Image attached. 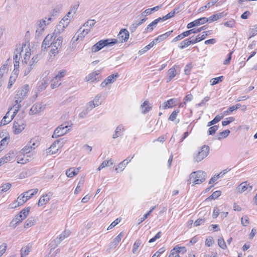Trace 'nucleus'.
I'll return each instance as SVG.
<instances>
[{
  "instance_id": "nucleus-1",
  "label": "nucleus",
  "mask_w": 257,
  "mask_h": 257,
  "mask_svg": "<svg viewBox=\"0 0 257 257\" xmlns=\"http://www.w3.org/2000/svg\"><path fill=\"white\" fill-rule=\"evenodd\" d=\"M118 43L116 39L101 40L91 47V51L97 52L105 46H112Z\"/></svg>"
},
{
  "instance_id": "nucleus-2",
  "label": "nucleus",
  "mask_w": 257,
  "mask_h": 257,
  "mask_svg": "<svg viewBox=\"0 0 257 257\" xmlns=\"http://www.w3.org/2000/svg\"><path fill=\"white\" fill-rule=\"evenodd\" d=\"M38 191V189H34L33 190H29L21 194L17 198V206H20L24 204L28 200L30 199L35 195Z\"/></svg>"
},
{
  "instance_id": "nucleus-3",
  "label": "nucleus",
  "mask_w": 257,
  "mask_h": 257,
  "mask_svg": "<svg viewBox=\"0 0 257 257\" xmlns=\"http://www.w3.org/2000/svg\"><path fill=\"white\" fill-rule=\"evenodd\" d=\"M207 176L206 173L203 171L193 172L190 175V179H192L195 184H200L203 183Z\"/></svg>"
},
{
  "instance_id": "nucleus-4",
  "label": "nucleus",
  "mask_w": 257,
  "mask_h": 257,
  "mask_svg": "<svg viewBox=\"0 0 257 257\" xmlns=\"http://www.w3.org/2000/svg\"><path fill=\"white\" fill-rule=\"evenodd\" d=\"M52 18L49 17L48 19L45 18L40 21H38L37 23V29L36 30V35L37 37H40L43 32L44 31L46 26L48 25L52 21Z\"/></svg>"
},
{
  "instance_id": "nucleus-5",
  "label": "nucleus",
  "mask_w": 257,
  "mask_h": 257,
  "mask_svg": "<svg viewBox=\"0 0 257 257\" xmlns=\"http://www.w3.org/2000/svg\"><path fill=\"white\" fill-rule=\"evenodd\" d=\"M209 152V147L208 146L204 145L194 156V160L195 162H199L206 158Z\"/></svg>"
},
{
  "instance_id": "nucleus-6",
  "label": "nucleus",
  "mask_w": 257,
  "mask_h": 257,
  "mask_svg": "<svg viewBox=\"0 0 257 257\" xmlns=\"http://www.w3.org/2000/svg\"><path fill=\"white\" fill-rule=\"evenodd\" d=\"M29 91V86L26 84L19 89L15 97V99L17 100V103L21 102L26 96L27 94Z\"/></svg>"
},
{
  "instance_id": "nucleus-7",
  "label": "nucleus",
  "mask_w": 257,
  "mask_h": 257,
  "mask_svg": "<svg viewBox=\"0 0 257 257\" xmlns=\"http://www.w3.org/2000/svg\"><path fill=\"white\" fill-rule=\"evenodd\" d=\"M70 21V19L64 17L57 26L56 29L54 30V35H59L62 32L64 31L65 28L69 24Z\"/></svg>"
},
{
  "instance_id": "nucleus-8",
  "label": "nucleus",
  "mask_w": 257,
  "mask_h": 257,
  "mask_svg": "<svg viewBox=\"0 0 257 257\" xmlns=\"http://www.w3.org/2000/svg\"><path fill=\"white\" fill-rule=\"evenodd\" d=\"M23 47L20 48L19 49L17 48L14 52V72L16 75H18V68L19 67L20 60L21 57V52L23 51Z\"/></svg>"
},
{
  "instance_id": "nucleus-9",
  "label": "nucleus",
  "mask_w": 257,
  "mask_h": 257,
  "mask_svg": "<svg viewBox=\"0 0 257 257\" xmlns=\"http://www.w3.org/2000/svg\"><path fill=\"white\" fill-rule=\"evenodd\" d=\"M70 234V232L69 230L64 231L61 234L54 239L50 244L52 248H55L58 244H59L64 239L68 237Z\"/></svg>"
},
{
  "instance_id": "nucleus-10",
  "label": "nucleus",
  "mask_w": 257,
  "mask_h": 257,
  "mask_svg": "<svg viewBox=\"0 0 257 257\" xmlns=\"http://www.w3.org/2000/svg\"><path fill=\"white\" fill-rule=\"evenodd\" d=\"M26 126L25 121L23 119H19L14 121L13 129L15 134H19L21 133Z\"/></svg>"
},
{
  "instance_id": "nucleus-11",
  "label": "nucleus",
  "mask_w": 257,
  "mask_h": 257,
  "mask_svg": "<svg viewBox=\"0 0 257 257\" xmlns=\"http://www.w3.org/2000/svg\"><path fill=\"white\" fill-rule=\"evenodd\" d=\"M69 126L68 125H66L65 123L62 124L58 126L54 131L52 137L53 138H57L64 135L69 130V129H67Z\"/></svg>"
},
{
  "instance_id": "nucleus-12",
  "label": "nucleus",
  "mask_w": 257,
  "mask_h": 257,
  "mask_svg": "<svg viewBox=\"0 0 257 257\" xmlns=\"http://www.w3.org/2000/svg\"><path fill=\"white\" fill-rule=\"evenodd\" d=\"M55 35H54L53 33V34H48L45 38L41 46V49L42 51L46 50L48 48L51 46L52 41Z\"/></svg>"
},
{
  "instance_id": "nucleus-13",
  "label": "nucleus",
  "mask_w": 257,
  "mask_h": 257,
  "mask_svg": "<svg viewBox=\"0 0 257 257\" xmlns=\"http://www.w3.org/2000/svg\"><path fill=\"white\" fill-rule=\"evenodd\" d=\"M117 73L111 74L108 76L100 84L101 87L104 88L109 84L113 83L115 79L118 77Z\"/></svg>"
},
{
  "instance_id": "nucleus-14",
  "label": "nucleus",
  "mask_w": 257,
  "mask_h": 257,
  "mask_svg": "<svg viewBox=\"0 0 257 257\" xmlns=\"http://www.w3.org/2000/svg\"><path fill=\"white\" fill-rule=\"evenodd\" d=\"M63 139H61L60 140H56L50 146V147L49 148V153L51 154H54L56 153L60 147V146L58 147H57V145H58L59 143H60L62 141H63ZM64 143V141H62V142L61 143L60 147H62Z\"/></svg>"
},
{
  "instance_id": "nucleus-15",
  "label": "nucleus",
  "mask_w": 257,
  "mask_h": 257,
  "mask_svg": "<svg viewBox=\"0 0 257 257\" xmlns=\"http://www.w3.org/2000/svg\"><path fill=\"white\" fill-rule=\"evenodd\" d=\"M130 34L126 29H121L117 35V38L121 43L125 42L127 41L129 38Z\"/></svg>"
},
{
  "instance_id": "nucleus-16",
  "label": "nucleus",
  "mask_w": 257,
  "mask_h": 257,
  "mask_svg": "<svg viewBox=\"0 0 257 257\" xmlns=\"http://www.w3.org/2000/svg\"><path fill=\"white\" fill-rule=\"evenodd\" d=\"M207 22V20L206 19V18L202 17L188 24L187 28V29H191L194 27L200 26Z\"/></svg>"
},
{
  "instance_id": "nucleus-17",
  "label": "nucleus",
  "mask_w": 257,
  "mask_h": 257,
  "mask_svg": "<svg viewBox=\"0 0 257 257\" xmlns=\"http://www.w3.org/2000/svg\"><path fill=\"white\" fill-rule=\"evenodd\" d=\"M100 73V70H97L88 74L86 76L85 80L86 81H91L93 82L95 81H99L100 79H99V77H97Z\"/></svg>"
},
{
  "instance_id": "nucleus-18",
  "label": "nucleus",
  "mask_w": 257,
  "mask_h": 257,
  "mask_svg": "<svg viewBox=\"0 0 257 257\" xmlns=\"http://www.w3.org/2000/svg\"><path fill=\"white\" fill-rule=\"evenodd\" d=\"M59 35H55L54 36L53 41L52 42L51 46L52 47L56 48L59 50L61 48V45L63 42V38L61 36H58Z\"/></svg>"
},
{
  "instance_id": "nucleus-19",
  "label": "nucleus",
  "mask_w": 257,
  "mask_h": 257,
  "mask_svg": "<svg viewBox=\"0 0 257 257\" xmlns=\"http://www.w3.org/2000/svg\"><path fill=\"white\" fill-rule=\"evenodd\" d=\"M45 109L44 105H43L41 103H36L31 107L30 114L32 115L38 113Z\"/></svg>"
},
{
  "instance_id": "nucleus-20",
  "label": "nucleus",
  "mask_w": 257,
  "mask_h": 257,
  "mask_svg": "<svg viewBox=\"0 0 257 257\" xmlns=\"http://www.w3.org/2000/svg\"><path fill=\"white\" fill-rule=\"evenodd\" d=\"M52 196V193L51 192L42 196L39 200L38 205L39 206H42L46 204L50 200Z\"/></svg>"
},
{
  "instance_id": "nucleus-21",
  "label": "nucleus",
  "mask_w": 257,
  "mask_h": 257,
  "mask_svg": "<svg viewBox=\"0 0 257 257\" xmlns=\"http://www.w3.org/2000/svg\"><path fill=\"white\" fill-rule=\"evenodd\" d=\"M15 158L14 152H9L0 159V166L5 163L11 161Z\"/></svg>"
},
{
  "instance_id": "nucleus-22",
  "label": "nucleus",
  "mask_w": 257,
  "mask_h": 257,
  "mask_svg": "<svg viewBox=\"0 0 257 257\" xmlns=\"http://www.w3.org/2000/svg\"><path fill=\"white\" fill-rule=\"evenodd\" d=\"M161 21H162V19H161V18H159L155 20L147 26V27L145 29L144 33H147L149 32H151L153 31V29L156 27L157 24Z\"/></svg>"
},
{
  "instance_id": "nucleus-23",
  "label": "nucleus",
  "mask_w": 257,
  "mask_h": 257,
  "mask_svg": "<svg viewBox=\"0 0 257 257\" xmlns=\"http://www.w3.org/2000/svg\"><path fill=\"white\" fill-rule=\"evenodd\" d=\"M179 249H182L184 250V252H186V249L185 247H179L178 245L175 246L170 251V253L168 257H175V256H178L181 251Z\"/></svg>"
},
{
  "instance_id": "nucleus-24",
  "label": "nucleus",
  "mask_w": 257,
  "mask_h": 257,
  "mask_svg": "<svg viewBox=\"0 0 257 257\" xmlns=\"http://www.w3.org/2000/svg\"><path fill=\"white\" fill-rule=\"evenodd\" d=\"M82 28L81 27L78 31L77 33H79L75 41H78L80 39L82 40L85 36L90 32V29H84L81 30Z\"/></svg>"
},
{
  "instance_id": "nucleus-25",
  "label": "nucleus",
  "mask_w": 257,
  "mask_h": 257,
  "mask_svg": "<svg viewBox=\"0 0 257 257\" xmlns=\"http://www.w3.org/2000/svg\"><path fill=\"white\" fill-rule=\"evenodd\" d=\"M123 235L122 233H120L116 237H115L113 241L110 244V248H115L118 243L120 241Z\"/></svg>"
},
{
  "instance_id": "nucleus-26",
  "label": "nucleus",
  "mask_w": 257,
  "mask_h": 257,
  "mask_svg": "<svg viewBox=\"0 0 257 257\" xmlns=\"http://www.w3.org/2000/svg\"><path fill=\"white\" fill-rule=\"evenodd\" d=\"M175 99L174 98L170 99L167 101L164 102L162 105V107L163 109L169 108L172 107L173 106L175 105Z\"/></svg>"
},
{
  "instance_id": "nucleus-27",
  "label": "nucleus",
  "mask_w": 257,
  "mask_h": 257,
  "mask_svg": "<svg viewBox=\"0 0 257 257\" xmlns=\"http://www.w3.org/2000/svg\"><path fill=\"white\" fill-rule=\"evenodd\" d=\"M80 167L76 168L72 170V168H69L66 170V174L67 177L72 178L73 176L76 175L79 173Z\"/></svg>"
},
{
  "instance_id": "nucleus-28",
  "label": "nucleus",
  "mask_w": 257,
  "mask_h": 257,
  "mask_svg": "<svg viewBox=\"0 0 257 257\" xmlns=\"http://www.w3.org/2000/svg\"><path fill=\"white\" fill-rule=\"evenodd\" d=\"M124 130V126L120 124L116 128L114 133L113 134L112 136L113 139H116L118 138L119 136H121L122 135V131Z\"/></svg>"
},
{
  "instance_id": "nucleus-29",
  "label": "nucleus",
  "mask_w": 257,
  "mask_h": 257,
  "mask_svg": "<svg viewBox=\"0 0 257 257\" xmlns=\"http://www.w3.org/2000/svg\"><path fill=\"white\" fill-rule=\"evenodd\" d=\"M190 39L191 38H189V39H185V40L182 41L180 43L179 47L181 49H183L189 46L190 45L193 44L192 40Z\"/></svg>"
},
{
  "instance_id": "nucleus-30",
  "label": "nucleus",
  "mask_w": 257,
  "mask_h": 257,
  "mask_svg": "<svg viewBox=\"0 0 257 257\" xmlns=\"http://www.w3.org/2000/svg\"><path fill=\"white\" fill-rule=\"evenodd\" d=\"M179 13V8H175L172 11L169 13L167 15L163 17V18H161L162 19V21L167 20L169 19H170L174 17L176 14H177Z\"/></svg>"
},
{
  "instance_id": "nucleus-31",
  "label": "nucleus",
  "mask_w": 257,
  "mask_h": 257,
  "mask_svg": "<svg viewBox=\"0 0 257 257\" xmlns=\"http://www.w3.org/2000/svg\"><path fill=\"white\" fill-rule=\"evenodd\" d=\"M223 16V13H220L219 14H216L215 15H213L211 17L208 18H206V19L207 20V22L211 23L212 22L215 21L218 19L221 18Z\"/></svg>"
},
{
  "instance_id": "nucleus-32",
  "label": "nucleus",
  "mask_w": 257,
  "mask_h": 257,
  "mask_svg": "<svg viewBox=\"0 0 257 257\" xmlns=\"http://www.w3.org/2000/svg\"><path fill=\"white\" fill-rule=\"evenodd\" d=\"M28 143L30 145L31 147L30 148L35 149L36 147H37L39 144V140L38 137L34 138L32 139H31Z\"/></svg>"
},
{
  "instance_id": "nucleus-33",
  "label": "nucleus",
  "mask_w": 257,
  "mask_h": 257,
  "mask_svg": "<svg viewBox=\"0 0 257 257\" xmlns=\"http://www.w3.org/2000/svg\"><path fill=\"white\" fill-rule=\"evenodd\" d=\"M218 1V0H211L206 4V5L201 7L198 10L199 12H203L206 9L209 8L213 6Z\"/></svg>"
},
{
  "instance_id": "nucleus-34",
  "label": "nucleus",
  "mask_w": 257,
  "mask_h": 257,
  "mask_svg": "<svg viewBox=\"0 0 257 257\" xmlns=\"http://www.w3.org/2000/svg\"><path fill=\"white\" fill-rule=\"evenodd\" d=\"M36 222V219L34 217L29 218L25 222L24 224V227L25 228H28L33 226Z\"/></svg>"
},
{
  "instance_id": "nucleus-35",
  "label": "nucleus",
  "mask_w": 257,
  "mask_h": 257,
  "mask_svg": "<svg viewBox=\"0 0 257 257\" xmlns=\"http://www.w3.org/2000/svg\"><path fill=\"white\" fill-rule=\"evenodd\" d=\"M9 114H10V111L7 112L6 114L3 117V119L1 121V123H3L4 125H5V124L9 123L12 120V119L14 117V116L13 114L11 116V118H10Z\"/></svg>"
},
{
  "instance_id": "nucleus-36",
  "label": "nucleus",
  "mask_w": 257,
  "mask_h": 257,
  "mask_svg": "<svg viewBox=\"0 0 257 257\" xmlns=\"http://www.w3.org/2000/svg\"><path fill=\"white\" fill-rule=\"evenodd\" d=\"M149 103L148 101H145L141 105V107L142 109V112L143 113L145 114L150 110L151 107L149 106Z\"/></svg>"
},
{
  "instance_id": "nucleus-37",
  "label": "nucleus",
  "mask_w": 257,
  "mask_h": 257,
  "mask_svg": "<svg viewBox=\"0 0 257 257\" xmlns=\"http://www.w3.org/2000/svg\"><path fill=\"white\" fill-rule=\"evenodd\" d=\"M189 32H186V31L178 35L172 40V42H176L179 40L183 39L184 38L189 36Z\"/></svg>"
},
{
  "instance_id": "nucleus-38",
  "label": "nucleus",
  "mask_w": 257,
  "mask_h": 257,
  "mask_svg": "<svg viewBox=\"0 0 257 257\" xmlns=\"http://www.w3.org/2000/svg\"><path fill=\"white\" fill-rule=\"evenodd\" d=\"M25 154H23V156H19L17 159V163L25 164L29 161V159L26 158Z\"/></svg>"
},
{
  "instance_id": "nucleus-39",
  "label": "nucleus",
  "mask_w": 257,
  "mask_h": 257,
  "mask_svg": "<svg viewBox=\"0 0 257 257\" xmlns=\"http://www.w3.org/2000/svg\"><path fill=\"white\" fill-rule=\"evenodd\" d=\"M248 184L247 182L241 183L237 187V190L240 193H242L248 189Z\"/></svg>"
},
{
  "instance_id": "nucleus-40",
  "label": "nucleus",
  "mask_w": 257,
  "mask_h": 257,
  "mask_svg": "<svg viewBox=\"0 0 257 257\" xmlns=\"http://www.w3.org/2000/svg\"><path fill=\"white\" fill-rule=\"evenodd\" d=\"M109 162H110V165H113V161L112 159L104 161L99 166V167L97 169V170L100 171L101 169L105 168V167L109 166Z\"/></svg>"
},
{
  "instance_id": "nucleus-41",
  "label": "nucleus",
  "mask_w": 257,
  "mask_h": 257,
  "mask_svg": "<svg viewBox=\"0 0 257 257\" xmlns=\"http://www.w3.org/2000/svg\"><path fill=\"white\" fill-rule=\"evenodd\" d=\"M21 257H26L30 251V247L27 245L22 248L21 250Z\"/></svg>"
},
{
  "instance_id": "nucleus-42",
  "label": "nucleus",
  "mask_w": 257,
  "mask_h": 257,
  "mask_svg": "<svg viewBox=\"0 0 257 257\" xmlns=\"http://www.w3.org/2000/svg\"><path fill=\"white\" fill-rule=\"evenodd\" d=\"M169 82L171 81L176 75V70L175 67H172L168 70Z\"/></svg>"
},
{
  "instance_id": "nucleus-43",
  "label": "nucleus",
  "mask_w": 257,
  "mask_h": 257,
  "mask_svg": "<svg viewBox=\"0 0 257 257\" xmlns=\"http://www.w3.org/2000/svg\"><path fill=\"white\" fill-rule=\"evenodd\" d=\"M95 23L94 20H88L83 24V26L87 27V29H90V30L91 28L94 26Z\"/></svg>"
},
{
  "instance_id": "nucleus-44",
  "label": "nucleus",
  "mask_w": 257,
  "mask_h": 257,
  "mask_svg": "<svg viewBox=\"0 0 257 257\" xmlns=\"http://www.w3.org/2000/svg\"><path fill=\"white\" fill-rule=\"evenodd\" d=\"M156 208V206L153 207L150 211H149L146 214H145L143 217L138 219V224H140L143 221H144L145 219H146L148 216L150 215L153 210Z\"/></svg>"
},
{
  "instance_id": "nucleus-45",
  "label": "nucleus",
  "mask_w": 257,
  "mask_h": 257,
  "mask_svg": "<svg viewBox=\"0 0 257 257\" xmlns=\"http://www.w3.org/2000/svg\"><path fill=\"white\" fill-rule=\"evenodd\" d=\"M222 118L223 116H216L213 120L208 122L207 126H210L216 123L217 122H219Z\"/></svg>"
},
{
  "instance_id": "nucleus-46",
  "label": "nucleus",
  "mask_w": 257,
  "mask_h": 257,
  "mask_svg": "<svg viewBox=\"0 0 257 257\" xmlns=\"http://www.w3.org/2000/svg\"><path fill=\"white\" fill-rule=\"evenodd\" d=\"M173 30L170 31L168 32L165 33L164 34L161 35L158 37L159 39V42L163 41L165 40L167 38H168L173 32Z\"/></svg>"
},
{
  "instance_id": "nucleus-47",
  "label": "nucleus",
  "mask_w": 257,
  "mask_h": 257,
  "mask_svg": "<svg viewBox=\"0 0 257 257\" xmlns=\"http://www.w3.org/2000/svg\"><path fill=\"white\" fill-rule=\"evenodd\" d=\"M203 33L204 34L201 37H199L198 35L195 39L192 40L193 44L205 39L206 36H207V34L205 32H203Z\"/></svg>"
},
{
  "instance_id": "nucleus-48",
  "label": "nucleus",
  "mask_w": 257,
  "mask_h": 257,
  "mask_svg": "<svg viewBox=\"0 0 257 257\" xmlns=\"http://www.w3.org/2000/svg\"><path fill=\"white\" fill-rule=\"evenodd\" d=\"M30 145L29 143H28V144L23 149L21 150V151H20V153H21L22 154H27L29 153L32 150H33V149L30 148Z\"/></svg>"
},
{
  "instance_id": "nucleus-49",
  "label": "nucleus",
  "mask_w": 257,
  "mask_h": 257,
  "mask_svg": "<svg viewBox=\"0 0 257 257\" xmlns=\"http://www.w3.org/2000/svg\"><path fill=\"white\" fill-rule=\"evenodd\" d=\"M223 79V76H219L218 77L214 78L211 79L210 82L211 85H214L218 84L220 82H222Z\"/></svg>"
},
{
  "instance_id": "nucleus-50",
  "label": "nucleus",
  "mask_w": 257,
  "mask_h": 257,
  "mask_svg": "<svg viewBox=\"0 0 257 257\" xmlns=\"http://www.w3.org/2000/svg\"><path fill=\"white\" fill-rule=\"evenodd\" d=\"M207 28L206 26H204L203 27H200V28L197 29V30H195L194 29H190L189 30L186 31V32H189V36L193 33H197L201 32L202 30H205Z\"/></svg>"
},
{
  "instance_id": "nucleus-51",
  "label": "nucleus",
  "mask_w": 257,
  "mask_h": 257,
  "mask_svg": "<svg viewBox=\"0 0 257 257\" xmlns=\"http://www.w3.org/2000/svg\"><path fill=\"white\" fill-rule=\"evenodd\" d=\"M21 102H18L17 103V100H15V104L13 105V108L14 109V111L13 112V115L15 116V115L17 114V113L19 110L20 108L22 107L21 104H20Z\"/></svg>"
},
{
  "instance_id": "nucleus-52",
  "label": "nucleus",
  "mask_w": 257,
  "mask_h": 257,
  "mask_svg": "<svg viewBox=\"0 0 257 257\" xmlns=\"http://www.w3.org/2000/svg\"><path fill=\"white\" fill-rule=\"evenodd\" d=\"M21 222V221H20V219L18 218L17 216H15V217L10 222V226L13 227V228H15L17 226V225Z\"/></svg>"
},
{
  "instance_id": "nucleus-53",
  "label": "nucleus",
  "mask_w": 257,
  "mask_h": 257,
  "mask_svg": "<svg viewBox=\"0 0 257 257\" xmlns=\"http://www.w3.org/2000/svg\"><path fill=\"white\" fill-rule=\"evenodd\" d=\"M142 242L140 239H138L136 241L135 243L134 244L132 252L133 253H135L139 248V247L141 244Z\"/></svg>"
},
{
  "instance_id": "nucleus-54",
  "label": "nucleus",
  "mask_w": 257,
  "mask_h": 257,
  "mask_svg": "<svg viewBox=\"0 0 257 257\" xmlns=\"http://www.w3.org/2000/svg\"><path fill=\"white\" fill-rule=\"evenodd\" d=\"M66 73L65 70L59 71L58 74L54 77V80H60L61 78L64 77Z\"/></svg>"
},
{
  "instance_id": "nucleus-55",
  "label": "nucleus",
  "mask_w": 257,
  "mask_h": 257,
  "mask_svg": "<svg viewBox=\"0 0 257 257\" xmlns=\"http://www.w3.org/2000/svg\"><path fill=\"white\" fill-rule=\"evenodd\" d=\"M221 195L220 191H216L214 192L211 195H210L207 199V200H211V199H215L220 196Z\"/></svg>"
},
{
  "instance_id": "nucleus-56",
  "label": "nucleus",
  "mask_w": 257,
  "mask_h": 257,
  "mask_svg": "<svg viewBox=\"0 0 257 257\" xmlns=\"http://www.w3.org/2000/svg\"><path fill=\"white\" fill-rule=\"evenodd\" d=\"M179 112V109H176L173 111L169 117L168 119L171 121H174L176 118L177 115Z\"/></svg>"
},
{
  "instance_id": "nucleus-57",
  "label": "nucleus",
  "mask_w": 257,
  "mask_h": 257,
  "mask_svg": "<svg viewBox=\"0 0 257 257\" xmlns=\"http://www.w3.org/2000/svg\"><path fill=\"white\" fill-rule=\"evenodd\" d=\"M12 185L10 183H7L1 187V189H0V192H5L9 190L11 187Z\"/></svg>"
},
{
  "instance_id": "nucleus-58",
  "label": "nucleus",
  "mask_w": 257,
  "mask_h": 257,
  "mask_svg": "<svg viewBox=\"0 0 257 257\" xmlns=\"http://www.w3.org/2000/svg\"><path fill=\"white\" fill-rule=\"evenodd\" d=\"M230 133V132L229 130H225V131L220 133L219 137H218V139L220 140L221 138H226L229 135Z\"/></svg>"
},
{
  "instance_id": "nucleus-59",
  "label": "nucleus",
  "mask_w": 257,
  "mask_h": 257,
  "mask_svg": "<svg viewBox=\"0 0 257 257\" xmlns=\"http://www.w3.org/2000/svg\"><path fill=\"white\" fill-rule=\"evenodd\" d=\"M218 129V125H214L212 126H211L209 127L208 133L209 135H212L215 134V132L217 131Z\"/></svg>"
},
{
  "instance_id": "nucleus-60",
  "label": "nucleus",
  "mask_w": 257,
  "mask_h": 257,
  "mask_svg": "<svg viewBox=\"0 0 257 257\" xmlns=\"http://www.w3.org/2000/svg\"><path fill=\"white\" fill-rule=\"evenodd\" d=\"M218 244L219 247L222 249H225L227 247L224 239L222 237L218 239Z\"/></svg>"
},
{
  "instance_id": "nucleus-61",
  "label": "nucleus",
  "mask_w": 257,
  "mask_h": 257,
  "mask_svg": "<svg viewBox=\"0 0 257 257\" xmlns=\"http://www.w3.org/2000/svg\"><path fill=\"white\" fill-rule=\"evenodd\" d=\"M8 67L7 64L3 65L0 68V77H2L5 73L8 71Z\"/></svg>"
},
{
  "instance_id": "nucleus-62",
  "label": "nucleus",
  "mask_w": 257,
  "mask_h": 257,
  "mask_svg": "<svg viewBox=\"0 0 257 257\" xmlns=\"http://www.w3.org/2000/svg\"><path fill=\"white\" fill-rule=\"evenodd\" d=\"M101 97V95L100 94H97L95 96V98L93 100L95 103L94 106H98L99 105H100L101 104V101H100V99Z\"/></svg>"
},
{
  "instance_id": "nucleus-63",
  "label": "nucleus",
  "mask_w": 257,
  "mask_h": 257,
  "mask_svg": "<svg viewBox=\"0 0 257 257\" xmlns=\"http://www.w3.org/2000/svg\"><path fill=\"white\" fill-rule=\"evenodd\" d=\"M152 47V46L150 45V44H149V45H147L145 47H144L143 49L140 50L139 51L138 53L140 55H142L144 53H146L147 51H148Z\"/></svg>"
},
{
  "instance_id": "nucleus-64",
  "label": "nucleus",
  "mask_w": 257,
  "mask_h": 257,
  "mask_svg": "<svg viewBox=\"0 0 257 257\" xmlns=\"http://www.w3.org/2000/svg\"><path fill=\"white\" fill-rule=\"evenodd\" d=\"M9 138L5 137L0 142V148L7 146L9 143Z\"/></svg>"
}]
</instances>
